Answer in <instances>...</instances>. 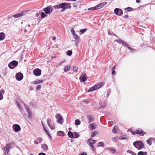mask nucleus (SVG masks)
Wrapping results in <instances>:
<instances>
[{"instance_id":"37998d69","label":"nucleus","mask_w":155,"mask_h":155,"mask_svg":"<svg viewBox=\"0 0 155 155\" xmlns=\"http://www.w3.org/2000/svg\"><path fill=\"white\" fill-rule=\"evenodd\" d=\"M132 8L130 7H128L125 9V10L128 11H132Z\"/></svg>"},{"instance_id":"6ab92c4d","label":"nucleus","mask_w":155,"mask_h":155,"mask_svg":"<svg viewBox=\"0 0 155 155\" xmlns=\"http://www.w3.org/2000/svg\"><path fill=\"white\" fill-rule=\"evenodd\" d=\"M41 148L45 151H46L48 149V147L45 144H43L42 145Z\"/></svg>"},{"instance_id":"a211bd4d","label":"nucleus","mask_w":155,"mask_h":155,"mask_svg":"<svg viewBox=\"0 0 155 155\" xmlns=\"http://www.w3.org/2000/svg\"><path fill=\"white\" fill-rule=\"evenodd\" d=\"M11 148V147H8L7 146V145L5 147H4V150L5 151V155L7 154L10 150Z\"/></svg>"},{"instance_id":"dca6fc26","label":"nucleus","mask_w":155,"mask_h":155,"mask_svg":"<svg viewBox=\"0 0 155 155\" xmlns=\"http://www.w3.org/2000/svg\"><path fill=\"white\" fill-rule=\"evenodd\" d=\"M74 36H75L74 41L75 42V43L76 46H77L78 44L79 43L80 38L79 37V36L78 35H75Z\"/></svg>"},{"instance_id":"423d86ee","label":"nucleus","mask_w":155,"mask_h":155,"mask_svg":"<svg viewBox=\"0 0 155 155\" xmlns=\"http://www.w3.org/2000/svg\"><path fill=\"white\" fill-rule=\"evenodd\" d=\"M56 119H57V122L61 124H63V119L62 117L60 114H57L55 116Z\"/></svg>"},{"instance_id":"13d9d810","label":"nucleus","mask_w":155,"mask_h":155,"mask_svg":"<svg viewBox=\"0 0 155 155\" xmlns=\"http://www.w3.org/2000/svg\"><path fill=\"white\" fill-rule=\"evenodd\" d=\"M122 45L124 46L127 48L129 46L126 43L125 41L124 42V43Z\"/></svg>"},{"instance_id":"c9c22d12","label":"nucleus","mask_w":155,"mask_h":155,"mask_svg":"<svg viewBox=\"0 0 155 155\" xmlns=\"http://www.w3.org/2000/svg\"><path fill=\"white\" fill-rule=\"evenodd\" d=\"M74 138H78L79 136V134L77 132H74Z\"/></svg>"},{"instance_id":"f3484780","label":"nucleus","mask_w":155,"mask_h":155,"mask_svg":"<svg viewBox=\"0 0 155 155\" xmlns=\"http://www.w3.org/2000/svg\"><path fill=\"white\" fill-rule=\"evenodd\" d=\"M87 141H88V143L90 146L91 145H93L96 143L95 140H92L91 138L87 140Z\"/></svg>"},{"instance_id":"69168bd1","label":"nucleus","mask_w":155,"mask_h":155,"mask_svg":"<svg viewBox=\"0 0 155 155\" xmlns=\"http://www.w3.org/2000/svg\"><path fill=\"white\" fill-rule=\"evenodd\" d=\"M38 155H46L45 153H39Z\"/></svg>"},{"instance_id":"de8ad7c7","label":"nucleus","mask_w":155,"mask_h":155,"mask_svg":"<svg viewBox=\"0 0 155 155\" xmlns=\"http://www.w3.org/2000/svg\"><path fill=\"white\" fill-rule=\"evenodd\" d=\"M88 10H96V7H94L92 8H91L88 9Z\"/></svg>"},{"instance_id":"7ed1b4c3","label":"nucleus","mask_w":155,"mask_h":155,"mask_svg":"<svg viewBox=\"0 0 155 155\" xmlns=\"http://www.w3.org/2000/svg\"><path fill=\"white\" fill-rule=\"evenodd\" d=\"M104 85V84L103 83H97L92 87L90 88L88 90V92H89L91 91H94L97 89H99L100 88V87L103 86Z\"/></svg>"},{"instance_id":"052dcab7","label":"nucleus","mask_w":155,"mask_h":155,"mask_svg":"<svg viewBox=\"0 0 155 155\" xmlns=\"http://www.w3.org/2000/svg\"><path fill=\"white\" fill-rule=\"evenodd\" d=\"M112 73L113 75H115L116 74V72L114 70L112 71Z\"/></svg>"},{"instance_id":"864d4df0","label":"nucleus","mask_w":155,"mask_h":155,"mask_svg":"<svg viewBox=\"0 0 155 155\" xmlns=\"http://www.w3.org/2000/svg\"><path fill=\"white\" fill-rule=\"evenodd\" d=\"M24 107H25V108L26 109V111L27 110H28L29 109V108L28 107L27 105L26 104H24Z\"/></svg>"},{"instance_id":"c756f323","label":"nucleus","mask_w":155,"mask_h":155,"mask_svg":"<svg viewBox=\"0 0 155 155\" xmlns=\"http://www.w3.org/2000/svg\"><path fill=\"white\" fill-rule=\"evenodd\" d=\"M116 41L117 42L121 44L122 45L124 43V41L120 39L116 40Z\"/></svg>"},{"instance_id":"0eeeda50","label":"nucleus","mask_w":155,"mask_h":155,"mask_svg":"<svg viewBox=\"0 0 155 155\" xmlns=\"http://www.w3.org/2000/svg\"><path fill=\"white\" fill-rule=\"evenodd\" d=\"M12 128L13 130L15 132H18L21 130L20 126L17 124H14L13 125Z\"/></svg>"},{"instance_id":"09e8293b","label":"nucleus","mask_w":155,"mask_h":155,"mask_svg":"<svg viewBox=\"0 0 155 155\" xmlns=\"http://www.w3.org/2000/svg\"><path fill=\"white\" fill-rule=\"evenodd\" d=\"M41 88V85H38L36 88V90L37 91L39 90Z\"/></svg>"},{"instance_id":"bb28decb","label":"nucleus","mask_w":155,"mask_h":155,"mask_svg":"<svg viewBox=\"0 0 155 155\" xmlns=\"http://www.w3.org/2000/svg\"><path fill=\"white\" fill-rule=\"evenodd\" d=\"M81 78L80 77V80L81 81ZM81 81L83 82H84L87 80V76L86 75H84L82 77L81 79Z\"/></svg>"},{"instance_id":"603ef678","label":"nucleus","mask_w":155,"mask_h":155,"mask_svg":"<svg viewBox=\"0 0 155 155\" xmlns=\"http://www.w3.org/2000/svg\"><path fill=\"white\" fill-rule=\"evenodd\" d=\"M49 7H50V8H51L50 9V12H51V14L53 10V6H52L51 5H49Z\"/></svg>"},{"instance_id":"ddd939ff","label":"nucleus","mask_w":155,"mask_h":155,"mask_svg":"<svg viewBox=\"0 0 155 155\" xmlns=\"http://www.w3.org/2000/svg\"><path fill=\"white\" fill-rule=\"evenodd\" d=\"M97 127V125L94 123L90 124L88 126L89 128L91 130L95 129Z\"/></svg>"},{"instance_id":"c85d7f7f","label":"nucleus","mask_w":155,"mask_h":155,"mask_svg":"<svg viewBox=\"0 0 155 155\" xmlns=\"http://www.w3.org/2000/svg\"><path fill=\"white\" fill-rule=\"evenodd\" d=\"M107 150H108L110 151L111 152V153H114L116 151V150L114 149V148H108L107 149Z\"/></svg>"},{"instance_id":"49530a36","label":"nucleus","mask_w":155,"mask_h":155,"mask_svg":"<svg viewBox=\"0 0 155 155\" xmlns=\"http://www.w3.org/2000/svg\"><path fill=\"white\" fill-rule=\"evenodd\" d=\"M28 116L29 119H31L32 118V112L28 114Z\"/></svg>"},{"instance_id":"39448f33","label":"nucleus","mask_w":155,"mask_h":155,"mask_svg":"<svg viewBox=\"0 0 155 155\" xmlns=\"http://www.w3.org/2000/svg\"><path fill=\"white\" fill-rule=\"evenodd\" d=\"M132 134L135 135L137 134L139 135L140 136H143L144 134H146V133L143 132V130L140 129H138L136 130L135 131H133L132 132Z\"/></svg>"},{"instance_id":"f257e3e1","label":"nucleus","mask_w":155,"mask_h":155,"mask_svg":"<svg viewBox=\"0 0 155 155\" xmlns=\"http://www.w3.org/2000/svg\"><path fill=\"white\" fill-rule=\"evenodd\" d=\"M54 9H71V5L69 3L64 2L59 4L58 5H56L53 6Z\"/></svg>"},{"instance_id":"ea45409f","label":"nucleus","mask_w":155,"mask_h":155,"mask_svg":"<svg viewBox=\"0 0 155 155\" xmlns=\"http://www.w3.org/2000/svg\"><path fill=\"white\" fill-rule=\"evenodd\" d=\"M71 31L72 34H73V35L74 36L75 35H77V34H75V31H74V28H71Z\"/></svg>"},{"instance_id":"4468645a","label":"nucleus","mask_w":155,"mask_h":155,"mask_svg":"<svg viewBox=\"0 0 155 155\" xmlns=\"http://www.w3.org/2000/svg\"><path fill=\"white\" fill-rule=\"evenodd\" d=\"M50 7L48 6L46 8L43 9H42V11H44L45 14L49 15L51 14V12H50Z\"/></svg>"},{"instance_id":"2f4dec72","label":"nucleus","mask_w":155,"mask_h":155,"mask_svg":"<svg viewBox=\"0 0 155 155\" xmlns=\"http://www.w3.org/2000/svg\"><path fill=\"white\" fill-rule=\"evenodd\" d=\"M98 147H104V143L103 142H99L98 144Z\"/></svg>"},{"instance_id":"338daca9","label":"nucleus","mask_w":155,"mask_h":155,"mask_svg":"<svg viewBox=\"0 0 155 155\" xmlns=\"http://www.w3.org/2000/svg\"><path fill=\"white\" fill-rule=\"evenodd\" d=\"M83 102H84L86 104H88V103H89L90 102L89 101H87L86 100H84L83 101Z\"/></svg>"},{"instance_id":"58836bf2","label":"nucleus","mask_w":155,"mask_h":155,"mask_svg":"<svg viewBox=\"0 0 155 155\" xmlns=\"http://www.w3.org/2000/svg\"><path fill=\"white\" fill-rule=\"evenodd\" d=\"M78 67L75 66H74L73 67V71L74 72H78Z\"/></svg>"},{"instance_id":"9b49d317","label":"nucleus","mask_w":155,"mask_h":155,"mask_svg":"<svg viewBox=\"0 0 155 155\" xmlns=\"http://www.w3.org/2000/svg\"><path fill=\"white\" fill-rule=\"evenodd\" d=\"M87 119L88 121V123H90L93 121L94 120V116L92 115H89L86 116Z\"/></svg>"},{"instance_id":"412c9836","label":"nucleus","mask_w":155,"mask_h":155,"mask_svg":"<svg viewBox=\"0 0 155 155\" xmlns=\"http://www.w3.org/2000/svg\"><path fill=\"white\" fill-rule=\"evenodd\" d=\"M71 68L70 65H68L64 66V71L65 72L68 71Z\"/></svg>"},{"instance_id":"bf43d9fd","label":"nucleus","mask_w":155,"mask_h":155,"mask_svg":"<svg viewBox=\"0 0 155 155\" xmlns=\"http://www.w3.org/2000/svg\"><path fill=\"white\" fill-rule=\"evenodd\" d=\"M45 131L46 133L48 135V136L51 138V137L48 131L47 130H46Z\"/></svg>"},{"instance_id":"72a5a7b5","label":"nucleus","mask_w":155,"mask_h":155,"mask_svg":"<svg viewBox=\"0 0 155 155\" xmlns=\"http://www.w3.org/2000/svg\"><path fill=\"white\" fill-rule=\"evenodd\" d=\"M21 16L20 13L16 14H15V15H12V17H13L15 18H18L20 17Z\"/></svg>"},{"instance_id":"4d7b16f0","label":"nucleus","mask_w":155,"mask_h":155,"mask_svg":"<svg viewBox=\"0 0 155 155\" xmlns=\"http://www.w3.org/2000/svg\"><path fill=\"white\" fill-rule=\"evenodd\" d=\"M138 155H143V151L139 152L138 153Z\"/></svg>"},{"instance_id":"20e7f679","label":"nucleus","mask_w":155,"mask_h":155,"mask_svg":"<svg viewBox=\"0 0 155 155\" xmlns=\"http://www.w3.org/2000/svg\"><path fill=\"white\" fill-rule=\"evenodd\" d=\"M18 64L17 61L14 60L9 63L8 64V67L10 69H13Z\"/></svg>"},{"instance_id":"79ce46f5","label":"nucleus","mask_w":155,"mask_h":155,"mask_svg":"<svg viewBox=\"0 0 155 155\" xmlns=\"http://www.w3.org/2000/svg\"><path fill=\"white\" fill-rule=\"evenodd\" d=\"M87 31V29L86 28H84L83 29H81L80 30V32H81V34H84V32H85Z\"/></svg>"},{"instance_id":"c03bdc74","label":"nucleus","mask_w":155,"mask_h":155,"mask_svg":"<svg viewBox=\"0 0 155 155\" xmlns=\"http://www.w3.org/2000/svg\"><path fill=\"white\" fill-rule=\"evenodd\" d=\"M27 12H28V11H24L20 13V14L21 15V16L26 14Z\"/></svg>"},{"instance_id":"a19ab883","label":"nucleus","mask_w":155,"mask_h":155,"mask_svg":"<svg viewBox=\"0 0 155 155\" xmlns=\"http://www.w3.org/2000/svg\"><path fill=\"white\" fill-rule=\"evenodd\" d=\"M127 152L129 153H130L133 155H136V154L134 152H133V151H132L130 150H128L127 151Z\"/></svg>"},{"instance_id":"e433bc0d","label":"nucleus","mask_w":155,"mask_h":155,"mask_svg":"<svg viewBox=\"0 0 155 155\" xmlns=\"http://www.w3.org/2000/svg\"><path fill=\"white\" fill-rule=\"evenodd\" d=\"M72 54V52L71 50H68L67 51L66 54L68 55L71 56Z\"/></svg>"},{"instance_id":"0e129e2a","label":"nucleus","mask_w":155,"mask_h":155,"mask_svg":"<svg viewBox=\"0 0 155 155\" xmlns=\"http://www.w3.org/2000/svg\"><path fill=\"white\" fill-rule=\"evenodd\" d=\"M18 107V108L19 109H21V110H22L23 107H22V106L21 105H20Z\"/></svg>"},{"instance_id":"b1692460","label":"nucleus","mask_w":155,"mask_h":155,"mask_svg":"<svg viewBox=\"0 0 155 155\" xmlns=\"http://www.w3.org/2000/svg\"><path fill=\"white\" fill-rule=\"evenodd\" d=\"M118 131V127L115 126L112 129V132L114 133H117Z\"/></svg>"},{"instance_id":"1a4fd4ad","label":"nucleus","mask_w":155,"mask_h":155,"mask_svg":"<svg viewBox=\"0 0 155 155\" xmlns=\"http://www.w3.org/2000/svg\"><path fill=\"white\" fill-rule=\"evenodd\" d=\"M114 13L118 16H121L123 15V12L120 8H116L114 10Z\"/></svg>"},{"instance_id":"6e6552de","label":"nucleus","mask_w":155,"mask_h":155,"mask_svg":"<svg viewBox=\"0 0 155 155\" xmlns=\"http://www.w3.org/2000/svg\"><path fill=\"white\" fill-rule=\"evenodd\" d=\"M15 78L17 81H21L23 78V74L21 72L18 73L15 75Z\"/></svg>"},{"instance_id":"a878e982","label":"nucleus","mask_w":155,"mask_h":155,"mask_svg":"<svg viewBox=\"0 0 155 155\" xmlns=\"http://www.w3.org/2000/svg\"><path fill=\"white\" fill-rule=\"evenodd\" d=\"M5 35L4 33L2 32L0 33V40H3L5 38Z\"/></svg>"},{"instance_id":"4c0bfd02","label":"nucleus","mask_w":155,"mask_h":155,"mask_svg":"<svg viewBox=\"0 0 155 155\" xmlns=\"http://www.w3.org/2000/svg\"><path fill=\"white\" fill-rule=\"evenodd\" d=\"M44 12H42L41 13V18H44L45 17L47 16V15Z\"/></svg>"},{"instance_id":"a18cd8bd","label":"nucleus","mask_w":155,"mask_h":155,"mask_svg":"<svg viewBox=\"0 0 155 155\" xmlns=\"http://www.w3.org/2000/svg\"><path fill=\"white\" fill-rule=\"evenodd\" d=\"M37 140L39 143H40L42 142V139L41 137H38L37 138Z\"/></svg>"},{"instance_id":"cd10ccee","label":"nucleus","mask_w":155,"mask_h":155,"mask_svg":"<svg viewBox=\"0 0 155 155\" xmlns=\"http://www.w3.org/2000/svg\"><path fill=\"white\" fill-rule=\"evenodd\" d=\"M68 136L71 138H73L74 137V135L73 133L71 131H69L68 132Z\"/></svg>"},{"instance_id":"f704fd0d","label":"nucleus","mask_w":155,"mask_h":155,"mask_svg":"<svg viewBox=\"0 0 155 155\" xmlns=\"http://www.w3.org/2000/svg\"><path fill=\"white\" fill-rule=\"evenodd\" d=\"M81 124V122L79 120L77 119L75 120V124L76 125H78Z\"/></svg>"},{"instance_id":"3c124183","label":"nucleus","mask_w":155,"mask_h":155,"mask_svg":"<svg viewBox=\"0 0 155 155\" xmlns=\"http://www.w3.org/2000/svg\"><path fill=\"white\" fill-rule=\"evenodd\" d=\"M13 144V143H8L6 145L8 147H11L12 146Z\"/></svg>"},{"instance_id":"aec40b11","label":"nucleus","mask_w":155,"mask_h":155,"mask_svg":"<svg viewBox=\"0 0 155 155\" xmlns=\"http://www.w3.org/2000/svg\"><path fill=\"white\" fill-rule=\"evenodd\" d=\"M43 80H38L37 81H34L31 82V84H36L42 83Z\"/></svg>"},{"instance_id":"473e14b6","label":"nucleus","mask_w":155,"mask_h":155,"mask_svg":"<svg viewBox=\"0 0 155 155\" xmlns=\"http://www.w3.org/2000/svg\"><path fill=\"white\" fill-rule=\"evenodd\" d=\"M97 134V132L96 131L92 132L91 135V137H94Z\"/></svg>"},{"instance_id":"f8f14e48","label":"nucleus","mask_w":155,"mask_h":155,"mask_svg":"<svg viewBox=\"0 0 155 155\" xmlns=\"http://www.w3.org/2000/svg\"><path fill=\"white\" fill-rule=\"evenodd\" d=\"M107 4L106 2H103L100 3L95 6L96 10L99 9L103 7Z\"/></svg>"},{"instance_id":"9d476101","label":"nucleus","mask_w":155,"mask_h":155,"mask_svg":"<svg viewBox=\"0 0 155 155\" xmlns=\"http://www.w3.org/2000/svg\"><path fill=\"white\" fill-rule=\"evenodd\" d=\"M34 74L36 76H39L41 75V70L39 68H36L33 70Z\"/></svg>"},{"instance_id":"6e6d98bb","label":"nucleus","mask_w":155,"mask_h":155,"mask_svg":"<svg viewBox=\"0 0 155 155\" xmlns=\"http://www.w3.org/2000/svg\"><path fill=\"white\" fill-rule=\"evenodd\" d=\"M127 48L129 50H132V51H131V52H133V51H135V50L134 49L130 47L129 46H128V47Z\"/></svg>"},{"instance_id":"e2e57ef3","label":"nucleus","mask_w":155,"mask_h":155,"mask_svg":"<svg viewBox=\"0 0 155 155\" xmlns=\"http://www.w3.org/2000/svg\"><path fill=\"white\" fill-rule=\"evenodd\" d=\"M34 143L35 144H38L39 143L37 140H34Z\"/></svg>"},{"instance_id":"680f3d73","label":"nucleus","mask_w":155,"mask_h":155,"mask_svg":"<svg viewBox=\"0 0 155 155\" xmlns=\"http://www.w3.org/2000/svg\"><path fill=\"white\" fill-rule=\"evenodd\" d=\"M112 140L113 142H115L116 141V140L115 137H113L112 138Z\"/></svg>"},{"instance_id":"8fccbe9b","label":"nucleus","mask_w":155,"mask_h":155,"mask_svg":"<svg viewBox=\"0 0 155 155\" xmlns=\"http://www.w3.org/2000/svg\"><path fill=\"white\" fill-rule=\"evenodd\" d=\"M90 146L91 147V150L93 151H95L96 149L94 147L93 145H91V146Z\"/></svg>"},{"instance_id":"7c9ffc66","label":"nucleus","mask_w":155,"mask_h":155,"mask_svg":"<svg viewBox=\"0 0 155 155\" xmlns=\"http://www.w3.org/2000/svg\"><path fill=\"white\" fill-rule=\"evenodd\" d=\"M106 105L107 103L105 101H104L102 102L101 104V107L103 108H104Z\"/></svg>"},{"instance_id":"393cba45","label":"nucleus","mask_w":155,"mask_h":155,"mask_svg":"<svg viewBox=\"0 0 155 155\" xmlns=\"http://www.w3.org/2000/svg\"><path fill=\"white\" fill-rule=\"evenodd\" d=\"M57 135L59 136H61L63 137L64 135V132L62 131H59L57 132Z\"/></svg>"},{"instance_id":"f03ea898","label":"nucleus","mask_w":155,"mask_h":155,"mask_svg":"<svg viewBox=\"0 0 155 155\" xmlns=\"http://www.w3.org/2000/svg\"><path fill=\"white\" fill-rule=\"evenodd\" d=\"M133 145L136 148L139 150L144 147V145L141 141H136L133 143Z\"/></svg>"},{"instance_id":"774afa93","label":"nucleus","mask_w":155,"mask_h":155,"mask_svg":"<svg viewBox=\"0 0 155 155\" xmlns=\"http://www.w3.org/2000/svg\"><path fill=\"white\" fill-rule=\"evenodd\" d=\"M143 155H147V153L146 152H143Z\"/></svg>"},{"instance_id":"5fc2aeb1","label":"nucleus","mask_w":155,"mask_h":155,"mask_svg":"<svg viewBox=\"0 0 155 155\" xmlns=\"http://www.w3.org/2000/svg\"><path fill=\"white\" fill-rule=\"evenodd\" d=\"M66 61V60L64 59L62 61H61L59 64V65H61L63 63H64Z\"/></svg>"},{"instance_id":"5701e85b","label":"nucleus","mask_w":155,"mask_h":155,"mask_svg":"<svg viewBox=\"0 0 155 155\" xmlns=\"http://www.w3.org/2000/svg\"><path fill=\"white\" fill-rule=\"evenodd\" d=\"M5 93V91L4 90L2 89L0 91V100H2L3 98V96L2 94Z\"/></svg>"},{"instance_id":"2eb2a0df","label":"nucleus","mask_w":155,"mask_h":155,"mask_svg":"<svg viewBox=\"0 0 155 155\" xmlns=\"http://www.w3.org/2000/svg\"><path fill=\"white\" fill-rule=\"evenodd\" d=\"M153 141H154V143H155V138L150 137L147 140V142L149 145L150 146L151 145V143L153 142Z\"/></svg>"},{"instance_id":"4be33fe9","label":"nucleus","mask_w":155,"mask_h":155,"mask_svg":"<svg viewBox=\"0 0 155 155\" xmlns=\"http://www.w3.org/2000/svg\"><path fill=\"white\" fill-rule=\"evenodd\" d=\"M50 119H49L47 120V124L49 127L52 130H54L55 129V127L54 126H51L50 124Z\"/></svg>"}]
</instances>
